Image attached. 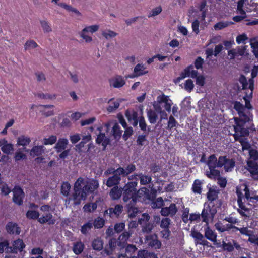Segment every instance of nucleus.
<instances>
[{
	"mask_svg": "<svg viewBox=\"0 0 258 258\" xmlns=\"http://www.w3.org/2000/svg\"><path fill=\"white\" fill-rule=\"evenodd\" d=\"M98 186L99 183L97 180L91 179L87 181L80 177L75 182L73 192L71 197L66 200V202L69 203L71 200H73L75 205H78L80 204L81 201L86 199L89 192H93Z\"/></svg>",
	"mask_w": 258,
	"mask_h": 258,
	"instance_id": "nucleus-1",
	"label": "nucleus"
},
{
	"mask_svg": "<svg viewBox=\"0 0 258 258\" xmlns=\"http://www.w3.org/2000/svg\"><path fill=\"white\" fill-rule=\"evenodd\" d=\"M164 104L163 107L166 111L170 112L171 106L172 105V101L169 98L168 96L165 95L164 94L162 93L157 97L156 101L153 103V106L155 111L160 115V121L163 119H167L168 115L166 111L162 109L161 105Z\"/></svg>",
	"mask_w": 258,
	"mask_h": 258,
	"instance_id": "nucleus-2",
	"label": "nucleus"
},
{
	"mask_svg": "<svg viewBox=\"0 0 258 258\" xmlns=\"http://www.w3.org/2000/svg\"><path fill=\"white\" fill-rule=\"evenodd\" d=\"M236 194L237 195V203L238 208L237 209V212L243 217L249 218L251 215V209L246 206V200L244 198L243 194L240 191V188H236Z\"/></svg>",
	"mask_w": 258,
	"mask_h": 258,
	"instance_id": "nucleus-3",
	"label": "nucleus"
},
{
	"mask_svg": "<svg viewBox=\"0 0 258 258\" xmlns=\"http://www.w3.org/2000/svg\"><path fill=\"white\" fill-rule=\"evenodd\" d=\"M217 207L207 203L204 204V208L201 213L203 222L206 224H209V221H213L215 215L217 212Z\"/></svg>",
	"mask_w": 258,
	"mask_h": 258,
	"instance_id": "nucleus-4",
	"label": "nucleus"
},
{
	"mask_svg": "<svg viewBox=\"0 0 258 258\" xmlns=\"http://www.w3.org/2000/svg\"><path fill=\"white\" fill-rule=\"evenodd\" d=\"M218 168L223 167L225 172H230L234 168L235 164V160L229 158L227 156L216 157V163Z\"/></svg>",
	"mask_w": 258,
	"mask_h": 258,
	"instance_id": "nucleus-5",
	"label": "nucleus"
},
{
	"mask_svg": "<svg viewBox=\"0 0 258 258\" xmlns=\"http://www.w3.org/2000/svg\"><path fill=\"white\" fill-rule=\"evenodd\" d=\"M216 163V155L212 154L208 159L207 164L209 167V171L206 172V175L210 178L213 179L218 177L220 175V171L216 169L217 167Z\"/></svg>",
	"mask_w": 258,
	"mask_h": 258,
	"instance_id": "nucleus-6",
	"label": "nucleus"
},
{
	"mask_svg": "<svg viewBox=\"0 0 258 258\" xmlns=\"http://www.w3.org/2000/svg\"><path fill=\"white\" fill-rule=\"evenodd\" d=\"M99 28L98 25H93L91 26H86L83 28L81 32H79L80 36L87 43H91L92 40V37L89 35V33L93 34L97 32Z\"/></svg>",
	"mask_w": 258,
	"mask_h": 258,
	"instance_id": "nucleus-7",
	"label": "nucleus"
},
{
	"mask_svg": "<svg viewBox=\"0 0 258 258\" xmlns=\"http://www.w3.org/2000/svg\"><path fill=\"white\" fill-rule=\"evenodd\" d=\"M145 243L149 247L155 249L161 247V242L158 239L157 234L155 233L146 235L145 238Z\"/></svg>",
	"mask_w": 258,
	"mask_h": 258,
	"instance_id": "nucleus-8",
	"label": "nucleus"
},
{
	"mask_svg": "<svg viewBox=\"0 0 258 258\" xmlns=\"http://www.w3.org/2000/svg\"><path fill=\"white\" fill-rule=\"evenodd\" d=\"M244 124L245 123H242L240 121L236 122V125L234 126L235 133L233 135L235 140L245 138V137H247L249 135L248 129L244 127Z\"/></svg>",
	"mask_w": 258,
	"mask_h": 258,
	"instance_id": "nucleus-9",
	"label": "nucleus"
},
{
	"mask_svg": "<svg viewBox=\"0 0 258 258\" xmlns=\"http://www.w3.org/2000/svg\"><path fill=\"white\" fill-rule=\"evenodd\" d=\"M219 190L215 187H210L208 192L207 193V198L208 200L207 204L214 205L216 206H220L221 205L220 202L218 199V194Z\"/></svg>",
	"mask_w": 258,
	"mask_h": 258,
	"instance_id": "nucleus-10",
	"label": "nucleus"
},
{
	"mask_svg": "<svg viewBox=\"0 0 258 258\" xmlns=\"http://www.w3.org/2000/svg\"><path fill=\"white\" fill-rule=\"evenodd\" d=\"M190 235L194 239L195 243L196 245L199 244L203 246H209V242L205 239L204 235H203L200 232L192 229Z\"/></svg>",
	"mask_w": 258,
	"mask_h": 258,
	"instance_id": "nucleus-11",
	"label": "nucleus"
},
{
	"mask_svg": "<svg viewBox=\"0 0 258 258\" xmlns=\"http://www.w3.org/2000/svg\"><path fill=\"white\" fill-rule=\"evenodd\" d=\"M237 188H240L241 192H242V190L244 192V198L248 203L253 202L254 200L258 201V196L256 195L255 191H250L246 184H242L239 187H237Z\"/></svg>",
	"mask_w": 258,
	"mask_h": 258,
	"instance_id": "nucleus-12",
	"label": "nucleus"
},
{
	"mask_svg": "<svg viewBox=\"0 0 258 258\" xmlns=\"http://www.w3.org/2000/svg\"><path fill=\"white\" fill-rule=\"evenodd\" d=\"M247 48V46L245 45L238 46L236 48H233L229 50L228 51V55L230 57L229 59L233 60L239 56H242L245 54L247 55V53H246Z\"/></svg>",
	"mask_w": 258,
	"mask_h": 258,
	"instance_id": "nucleus-13",
	"label": "nucleus"
},
{
	"mask_svg": "<svg viewBox=\"0 0 258 258\" xmlns=\"http://www.w3.org/2000/svg\"><path fill=\"white\" fill-rule=\"evenodd\" d=\"M106 132H108L110 127H112V134L115 139H119L122 135V131L120 130L119 124L113 121H109L104 125Z\"/></svg>",
	"mask_w": 258,
	"mask_h": 258,
	"instance_id": "nucleus-14",
	"label": "nucleus"
},
{
	"mask_svg": "<svg viewBox=\"0 0 258 258\" xmlns=\"http://www.w3.org/2000/svg\"><path fill=\"white\" fill-rule=\"evenodd\" d=\"M178 208L174 203H171L169 207H163L160 211V214L164 217H173L177 213Z\"/></svg>",
	"mask_w": 258,
	"mask_h": 258,
	"instance_id": "nucleus-15",
	"label": "nucleus"
},
{
	"mask_svg": "<svg viewBox=\"0 0 258 258\" xmlns=\"http://www.w3.org/2000/svg\"><path fill=\"white\" fill-rule=\"evenodd\" d=\"M109 82L111 87L115 88H120L125 84L126 80L121 75H115L111 78Z\"/></svg>",
	"mask_w": 258,
	"mask_h": 258,
	"instance_id": "nucleus-16",
	"label": "nucleus"
},
{
	"mask_svg": "<svg viewBox=\"0 0 258 258\" xmlns=\"http://www.w3.org/2000/svg\"><path fill=\"white\" fill-rule=\"evenodd\" d=\"M221 247L222 248L224 251L227 252H232L235 248L237 250H241L240 245L234 240H232V242L226 243L223 241Z\"/></svg>",
	"mask_w": 258,
	"mask_h": 258,
	"instance_id": "nucleus-17",
	"label": "nucleus"
},
{
	"mask_svg": "<svg viewBox=\"0 0 258 258\" xmlns=\"http://www.w3.org/2000/svg\"><path fill=\"white\" fill-rule=\"evenodd\" d=\"M13 200L14 203L21 205L23 203V199L24 197V193L23 190L19 187H15L13 190Z\"/></svg>",
	"mask_w": 258,
	"mask_h": 258,
	"instance_id": "nucleus-18",
	"label": "nucleus"
},
{
	"mask_svg": "<svg viewBox=\"0 0 258 258\" xmlns=\"http://www.w3.org/2000/svg\"><path fill=\"white\" fill-rule=\"evenodd\" d=\"M247 165V170L252 178L255 180H258V164L255 161H248Z\"/></svg>",
	"mask_w": 258,
	"mask_h": 258,
	"instance_id": "nucleus-19",
	"label": "nucleus"
},
{
	"mask_svg": "<svg viewBox=\"0 0 258 258\" xmlns=\"http://www.w3.org/2000/svg\"><path fill=\"white\" fill-rule=\"evenodd\" d=\"M197 71L194 70L193 66H190L184 69V71L181 73L180 76L177 78V80L179 81L187 76L195 78L197 77Z\"/></svg>",
	"mask_w": 258,
	"mask_h": 258,
	"instance_id": "nucleus-20",
	"label": "nucleus"
},
{
	"mask_svg": "<svg viewBox=\"0 0 258 258\" xmlns=\"http://www.w3.org/2000/svg\"><path fill=\"white\" fill-rule=\"evenodd\" d=\"M109 248L104 250V252L107 255L112 254L113 250L118 246L120 248L123 247L122 245L121 242L117 241L116 239L112 238L109 241Z\"/></svg>",
	"mask_w": 258,
	"mask_h": 258,
	"instance_id": "nucleus-21",
	"label": "nucleus"
},
{
	"mask_svg": "<svg viewBox=\"0 0 258 258\" xmlns=\"http://www.w3.org/2000/svg\"><path fill=\"white\" fill-rule=\"evenodd\" d=\"M25 247V244L22 239H18L12 242V246H9V252L11 253H17V252L22 251Z\"/></svg>",
	"mask_w": 258,
	"mask_h": 258,
	"instance_id": "nucleus-22",
	"label": "nucleus"
},
{
	"mask_svg": "<svg viewBox=\"0 0 258 258\" xmlns=\"http://www.w3.org/2000/svg\"><path fill=\"white\" fill-rule=\"evenodd\" d=\"M206 227L204 230V236L205 238L213 242L214 243L217 242V234L212 230L209 225V224H205Z\"/></svg>",
	"mask_w": 258,
	"mask_h": 258,
	"instance_id": "nucleus-23",
	"label": "nucleus"
},
{
	"mask_svg": "<svg viewBox=\"0 0 258 258\" xmlns=\"http://www.w3.org/2000/svg\"><path fill=\"white\" fill-rule=\"evenodd\" d=\"M148 73V71L146 70L145 67L142 64H138L135 66L134 69V74L132 75H128L126 76V79L128 78H134L145 75Z\"/></svg>",
	"mask_w": 258,
	"mask_h": 258,
	"instance_id": "nucleus-24",
	"label": "nucleus"
},
{
	"mask_svg": "<svg viewBox=\"0 0 258 258\" xmlns=\"http://www.w3.org/2000/svg\"><path fill=\"white\" fill-rule=\"evenodd\" d=\"M121 174L116 171L114 175L108 177L106 180V185L109 187L117 186L121 180Z\"/></svg>",
	"mask_w": 258,
	"mask_h": 258,
	"instance_id": "nucleus-25",
	"label": "nucleus"
},
{
	"mask_svg": "<svg viewBox=\"0 0 258 258\" xmlns=\"http://www.w3.org/2000/svg\"><path fill=\"white\" fill-rule=\"evenodd\" d=\"M128 121L132 123L134 126H136L138 123V113L132 110H127L125 113Z\"/></svg>",
	"mask_w": 258,
	"mask_h": 258,
	"instance_id": "nucleus-26",
	"label": "nucleus"
},
{
	"mask_svg": "<svg viewBox=\"0 0 258 258\" xmlns=\"http://www.w3.org/2000/svg\"><path fill=\"white\" fill-rule=\"evenodd\" d=\"M101 127L97 128L99 133L97 135L96 141L98 144L102 143V145L104 147V149H105L107 145L110 143V139L105 136L104 133H101Z\"/></svg>",
	"mask_w": 258,
	"mask_h": 258,
	"instance_id": "nucleus-27",
	"label": "nucleus"
},
{
	"mask_svg": "<svg viewBox=\"0 0 258 258\" xmlns=\"http://www.w3.org/2000/svg\"><path fill=\"white\" fill-rule=\"evenodd\" d=\"M135 170L136 166L133 164H130L127 165L125 168L119 167L117 169V171L119 174H120L122 177H125L134 172Z\"/></svg>",
	"mask_w": 258,
	"mask_h": 258,
	"instance_id": "nucleus-28",
	"label": "nucleus"
},
{
	"mask_svg": "<svg viewBox=\"0 0 258 258\" xmlns=\"http://www.w3.org/2000/svg\"><path fill=\"white\" fill-rule=\"evenodd\" d=\"M138 178L140 179V182L142 185H147L150 183L152 180L151 176L150 175H144L142 173L139 174H136L134 176H131L128 177V179L131 180L132 179H137Z\"/></svg>",
	"mask_w": 258,
	"mask_h": 258,
	"instance_id": "nucleus-29",
	"label": "nucleus"
},
{
	"mask_svg": "<svg viewBox=\"0 0 258 258\" xmlns=\"http://www.w3.org/2000/svg\"><path fill=\"white\" fill-rule=\"evenodd\" d=\"M123 206L121 205H116L114 208H110L106 210L104 212V215H108L110 217L114 215L119 216L122 211Z\"/></svg>",
	"mask_w": 258,
	"mask_h": 258,
	"instance_id": "nucleus-30",
	"label": "nucleus"
},
{
	"mask_svg": "<svg viewBox=\"0 0 258 258\" xmlns=\"http://www.w3.org/2000/svg\"><path fill=\"white\" fill-rule=\"evenodd\" d=\"M238 115L239 118H235V122L240 121V122H242V123H245L246 122L249 121L250 117H251V114L250 111L245 108L241 112V113L239 112Z\"/></svg>",
	"mask_w": 258,
	"mask_h": 258,
	"instance_id": "nucleus-31",
	"label": "nucleus"
},
{
	"mask_svg": "<svg viewBox=\"0 0 258 258\" xmlns=\"http://www.w3.org/2000/svg\"><path fill=\"white\" fill-rule=\"evenodd\" d=\"M6 230L10 234L19 235L21 232L20 228L15 223L9 222L6 226Z\"/></svg>",
	"mask_w": 258,
	"mask_h": 258,
	"instance_id": "nucleus-32",
	"label": "nucleus"
},
{
	"mask_svg": "<svg viewBox=\"0 0 258 258\" xmlns=\"http://www.w3.org/2000/svg\"><path fill=\"white\" fill-rule=\"evenodd\" d=\"M68 143V140L66 138L59 139L54 146V148L56 152L59 153L62 152L64 150H66Z\"/></svg>",
	"mask_w": 258,
	"mask_h": 258,
	"instance_id": "nucleus-33",
	"label": "nucleus"
},
{
	"mask_svg": "<svg viewBox=\"0 0 258 258\" xmlns=\"http://www.w3.org/2000/svg\"><path fill=\"white\" fill-rule=\"evenodd\" d=\"M108 103L109 105L107 107L106 110L109 113L114 112L120 105V101L118 100H114L113 98L109 100Z\"/></svg>",
	"mask_w": 258,
	"mask_h": 258,
	"instance_id": "nucleus-34",
	"label": "nucleus"
},
{
	"mask_svg": "<svg viewBox=\"0 0 258 258\" xmlns=\"http://www.w3.org/2000/svg\"><path fill=\"white\" fill-rule=\"evenodd\" d=\"M84 248V244L81 240H79L73 243L72 250L75 254L79 255L83 251Z\"/></svg>",
	"mask_w": 258,
	"mask_h": 258,
	"instance_id": "nucleus-35",
	"label": "nucleus"
},
{
	"mask_svg": "<svg viewBox=\"0 0 258 258\" xmlns=\"http://www.w3.org/2000/svg\"><path fill=\"white\" fill-rule=\"evenodd\" d=\"M38 221L41 224H44L48 223L49 225L54 224L55 222V220L53 217L51 213H48L45 215L38 218Z\"/></svg>",
	"mask_w": 258,
	"mask_h": 258,
	"instance_id": "nucleus-36",
	"label": "nucleus"
},
{
	"mask_svg": "<svg viewBox=\"0 0 258 258\" xmlns=\"http://www.w3.org/2000/svg\"><path fill=\"white\" fill-rule=\"evenodd\" d=\"M92 248L96 251H101L103 247V241L100 237L94 239L91 242Z\"/></svg>",
	"mask_w": 258,
	"mask_h": 258,
	"instance_id": "nucleus-37",
	"label": "nucleus"
},
{
	"mask_svg": "<svg viewBox=\"0 0 258 258\" xmlns=\"http://www.w3.org/2000/svg\"><path fill=\"white\" fill-rule=\"evenodd\" d=\"M40 107L41 108L40 110V112L42 113V115L46 117H49L52 116L54 114V112L53 110H48L49 109H51L54 108V106L53 105H40Z\"/></svg>",
	"mask_w": 258,
	"mask_h": 258,
	"instance_id": "nucleus-38",
	"label": "nucleus"
},
{
	"mask_svg": "<svg viewBox=\"0 0 258 258\" xmlns=\"http://www.w3.org/2000/svg\"><path fill=\"white\" fill-rule=\"evenodd\" d=\"M44 153V147L42 145L34 146L30 150V155L35 157L41 155Z\"/></svg>",
	"mask_w": 258,
	"mask_h": 258,
	"instance_id": "nucleus-39",
	"label": "nucleus"
},
{
	"mask_svg": "<svg viewBox=\"0 0 258 258\" xmlns=\"http://www.w3.org/2000/svg\"><path fill=\"white\" fill-rule=\"evenodd\" d=\"M133 233V231L128 230L124 231L118 237V240L121 242L122 246H124L125 242Z\"/></svg>",
	"mask_w": 258,
	"mask_h": 258,
	"instance_id": "nucleus-40",
	"label": "nucleus"
},
{
	"mask_svg": "<svg viewBox=\"0 0 258 258\" xmlns=\"http://www.w3.org/2000/svg\"><path fill=\"white\" fill-rule=\"evenodd\" d=\"M157 112L152 109L147 110V114L148 120L151 124H154L156 122L158 119Z\"/></svg>",
	"mask_w": 258,
	"mask_h": 258,
	"instance_id": "nucleus-41",
	"label": "nucleus"
},
{
	"mask_svg": "<svg viewBox=\"0 0 258 258\" xmlns=\"http://www.w3.org/2000/svg\"><path fill=\"white\" fill-rule=\"evenodd\" d=\"M203 184L202 181L196 179L192 186V190L195 194H201L202 192V186Z\"/></svg>",
	"mask_w": 258,
	"mask_h": 258,
	"instance_id": "nucleus-42",
	"label": "nucleus"
},
{
	"mask_svg": "<svg viewBox=\"0 0 258 258\" xmlns=\"http://www.w3.org/2000/svg\"><path fill=\"white\" fill-rule=\"evenodd\" d=\"M122 189L118 188V186L113 187L110 192V196L113 200L118 199L122 194Z\"/></svg>",
	"mask_w": 258,
	"mask_h": 258,
	"instance_id": "nucleus-43",
	"label": "nucleus"
},
{
	"mask_svg": "<svg viewBox=\"0 0 258 258\" xmlns=\"http://www.w3.org/2000/svg\"><path fill=\"white\" fill-rule=\"evenodd\" d=\"M142 229L141 231L144 234H147V235L150 234L153 229H154L155 225L153 223L150 222L145 223L141 225Z\"/></svg>",
	"mask_w": 258,
	"mask_h": 258,
	"instance_id": "nucleus-44",
	"label": "nucleus"
},
{
	"mask_svg": "<svg viewBox=\"0 0 258 258\" xmlns=\"http://www.w3.org/2000/svg\"><path fill=\"white\" fill-rule=\"evenodd\" d=\"M135 258H157V256L153 252L142 250L139 251L137 256Z\"/></svg>",
	"mask_w": 258,
	"mask_h": 258,
	"instance_id": "nucleus-45",
	"label": "nucleus"
},
{
	"mask_svg": "<svg viewBox=\"0 0 258 258\" xmlns=\"http://www.w3.org/2000/svg\"><path fill=\"white\" fill-rule=\"evenodd\" d=\"M232 24H233V22L231 21H221L215 24L214 26V28L216 30H219Z\"/></svg>",
	"mask_w": 258,
	"mask_h": 258,
	"instance_id": "nucleus-46",
	"label": "nucleus"
},
{
	"mask_svg": "<svg viewBox=\"0 0 258 258\" xmlns=\"http://www.w3.org/2000/svg\"><path fill=\"white\" fill-rule=\"evenodd\" d=\"M41 26L43 29L44 33H50L52 32V29L50 24L46 20H41L40 21Z\"/></svg>",
	"mask_w": 258,
	"mask_h": 258,
	"instance_id": "nucleus-47",
	"label": "nucleus"
},
{
	"mask_svg": "<svg viewBox=\"0 0 258 258\" xmlns=\"http://www.w3.org/2000/svg\"><path fill=\"white\" fill-rule=\"evenodd\" d=\"M164 202L162 197H158L157 198H156L151 203V207L154 209L161 208L164 206Z\"/></svg>",
	"mask_w": 258,
	"mask_h": 258,
	"instance_id": "nucleus-48",
	"label": "nucleus"
},
{
	"mask_svg": "<svg viewBox=\"0 0 258 258\" xmlns=\"http://www.w3.org/2000/svg\"><path fill=\"white\" fill-rule=\"evenodd\" d=\"M17 145L19 146H25L28 145L31 140L30 138L25 136H21L17 138Z\"/></svg>",
	"mask_w": 258,
	"mask_h": 258,
	"instance_id": "nucleus-49",
	"label": "nucleus"
},
{
	"mask_svg": "<svg viewBox=\"0 0 258 258\" xmlns=\"http://www.w3.org/2000/svg\"><path fill=\"white\" fill-rule=\"evenodd\" d=\"M36 97L41 99H49L53 100L56 98V95L55 94H50L48 93L44 94L42 92L38 93L35 94Z\"/></svg>",
	"mask_w": 258,
	"mask_h": 258,
	"instance_id": "nucleus-50",
	"label": "nucleus"
},
{
	"mask_svg": "<svg viewBox=\"0 0 258 258\" xmlns=\"http://www.w3.org/2000/svg\"><path fill=\"white\" fill-rule=\"evenodd\" d=\"M171 223V219L167 217H165L161 219L160 227L162 229H169Z\"/></svg>",
	"mask_w": 258,
	"mask_h": 258,
	"instance_id": "nucleus-51",
	"label": "nucleus"
},
{
	"mask_svg": "<svg viewBox=\"0 0 258 258\" xmlns=\"http://www.w3.org/2000/svg\"><path fill=\"white\" fill-rule=\"evenodd\" d=\"M2 151L5 154H10L14 151L13 145L7 142L1 147Z\"/></svg>",
	"mask_w": 258,
	"mask_h": 258,
	"instance_id": "nucleus-52",
	"label": "nucleus"
},
{
	"mask_svg": "<svg viewBox=\"0 0 258 258\" xmlns=\"http://www.w3.org/2000/svg\"><path fill=\"white\" fill-rule=\"evenodd\" d=\"M71 189V185L68 182H63L61 185V193L64 196H68Z\"/></svg>",
	"mask_w": 258,
	"mask_h": 258,
	"instance_id": "nucleus-53",
	"label": "nucleus"
},
{
	"mask_svg": "<svg viewBox=\"0 0 258 258\" xmlns=\"http://www.w3.org/2000/svg\"><path fill=\"white\" fill-rule=\"evenodd\" d=\"M126 211L128 217L130 218L135 217L139 212V210L137 206L126 208Z\"/></svg>",
	"mask_w": 258,
	"mask_h": 258,
	"instance_id": "nucleus-54",
	"label": "nucleus"
},
{
	"mask_svg": "<svg viewBox=\"0 0 258 258\" xmlns=\"http://www.w3.org/2000/svg\"><path fill=\"white\" fill-rule=\"evenodd\" d=\"M38 46V45L37 43L33 40H29L26 42L24 44V49L25 50H30L32 49H34Z\"/></svg>",
	"mask_w": 258,
	"mask_h": 258,
	"instance_id": "nucleus-55",
	"label": "nucleus"
},
{
	"mask_svg": "<svg viewBox=\"0 0 258 258\" xmlns=\"http://www.w3.org/2000/svg\"><path fill=\"white\" fill-rule=\"evenodd\" d=\"M237 141L241 143L242 150L243 151L249 150L251 148V145L246 138L238 139Z\"/></svg>",
	"mask_w": 258,
	"mask_h": 258,
	"instance_id": "nucleus-56",
	"label": "nucleus"
},
{
	"mask_svg": "<svg viewBox=\"0 0 258 258\" xmlns=\"http://www.w3.org/2000/svg\"><path fill=\"white\" fill-rule=\"evenodd\" d=\"M134 197H137L136 192L124 190L123 194V201L124 202L128 201V200L133 199Z\"/></svg>",
	"mask_w": 258,
	"mask_h": 258,
	"instance_id": "nucleus-57",
	"label": "nucleus"
},
{
	"mask_svg": "<svg viewBox=\"0 0 258 258\" xmlns=\"http://www.w3.org/2000/svg\"><path fill=\"white\" fill-rule=\"evenodd\" d=\"M102 35L106 39L115 37L117 33L110 30H106L102 32Z\"/></svg>",
	"mask_w": 258,
	"mask_h": 258,
	"instance_id": "nucleus-58",
	"label": "nucleus"
},
{
	"mask_svg": "<svg viewBox=\"0 0 258 258\" xmlns=\"http://www.w3.org/2000/svg\"><path fill=\"white\" fill-rule=\"evenodd\" d=\"M104 220L99 217L96 218L93 222V225L95 228H101L104 225Z\"/></svg>",
	"mask_w": 258,
	"mask_h": 258,
	"instance_id": "nucleus-59",
	"label": "nucleus"
},
{
	"mask_svg": "<svg viewBox=\"0 0 258 258\" xmlns=\"http://www.w3.org/2000/svg\"><path fill=\"white\" fill-rule=\"evenodd\" d=\"M57 141V137L55 135H51L48 138H44L43 140V143L45 145H52Z\"/></svg>",
	"mask_w": 258,
	"mask_h": 258,
	"instance_id": "nucleus-60",
	"label": "nucleus"
},
{
	"mask_svg": "<svg viewBox=\"0 0 258 258\" xmlns=\"http://www.w3.org/2000/svg\"><path fill=\"white\" fill-rule=\"evenodd\" d=\"M39 216V212L35 210H28L26 213V217L29 219H36Z\"/></svg>",
	"mask_w": 258,
	"mask_h": 258,
	"instance_id": "nucleus-61",
	"label": "nucleus"
},
{
	"mask_svg": "<svg viewBox=\"0 0 258 258\" xmlns=\"http://www.w3.org/2000/svg\"><path fill=\"white\" fill-rule=\"evenodd\" d=\"M97 208V204L95 203H89L85 205L83 209L85 212H93Z\"/></svg>",
	"mask_w": 258,
	"mask_h": 258,
	"instance_id": "nucleus-62",
	"label": "nucleus"
},
{
	"mask_svg": "<svg viewBox=\"0 0 258 258\" xmlns=\"http://www.w3.org/2000/svg\"><path fill=\"white\" fill-rule=\"evenodd\" d=\"M150 216L147 213H143L142 216L138 220V223L140 225H142L145 223H148L150 220Z\"/></svg>",
	"mask_w": 258,
	"mask_h": 258,
	"instance_id": "nucleus-63",
	"label": "nucleus"
},
{
	"mask_svg": "<svg viewBox=\"0 0 258 258\" xmlns=\"http://www.w3.org/2000/svg\"><path fill=\"white\" fill-rule=\"evenodd\" d=\"M137 183L136 182H128L124 186L123 190L136 192L135 187Z\"/></svg>",
	"mask_w": 258,
	"mask_h": 258,
	"instance_id": "nucleus-64",
	"label": "nucleus"
}]
</instances>
